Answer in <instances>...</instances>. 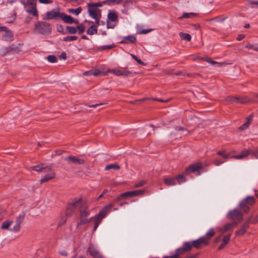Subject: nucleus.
Returning a JSON list of instances; mask_svg holds the SVG:
<instances>
[{
  "instance_id": "nucleus-44",
  "label": "nucleus",
  "mask_w": 258,
  "mask_h": 258,
  "mask_svg": "<svg viewBox=\"0 0 258 258\" xmlns=\"http://www.w3.org/2000/svg\"><path fill=\"white\" fill-rule=\"evenodd\" d=\"M245 47L248 49H253L255 51H258V45H252L250 43H247Z\"/></svg>"
},
{
  "instance_id": "nucleus-16",
  "label": "nucleus",
  "mask_w": 258,
  "mask_h": 258,
  "mask_svg": "<svg viewBox=\"0 0 258 258\" xmlns=\"http://www.w3.org/2000/svg\"><path fill=\"white\" fill-rule=\"evenodd\" d=\"M137 42V38L135 35H128L123 37L122 40L120 42V43L135 44Z\"/></svg>"
},
{
  "instance_id": "nucleus-57",
  "label": "nucleus",
  "mask_w": 258,
  "mask_h": 258,
  "mask_svg": "<svg viewBox=\"0 0 258 258\" xmlns=\"http://www.w3.org/2000/svg\"><path fill=\"white\" fill-rule=\"evenodd\" d=\"M115 24H113L108 21H107V28L108 29H109V28L112 29L115 27Z\"/></svg>"
},
{
  "instance_id": "nucleus-5",
  "label": "nucleus",
  "mask_w": 258,
  "mask_h": 258,
  "mask_svg": "<svg viewBox=\"0 0 258 258\" xmlns=\"http://www.w3.org/2000/svg\"><path fill=\"white\" fill-rule=\"evenodd\" d=\"M145 192V190L142 189H139L137 190L128 191L120 194L114 201L111 203L113 204L114 206L115 203H118L121 200L127 199L128 198H132L137 197L140 195H143Z\"/></svg>"
},
{
  "instance_id": "nucleus-19",
  "label": "nucleus",
  "mask_w": 258,
  "mask_h": 258,
  "mask_svg": "<svg viewBox=\"0 0 258 258\" xmlns=\"http://www.w3.org/2000/svg\"><path fill=\"white\" fill-rule=\"evenodd\" d=\"M55 174L54 172L52 171L50 173L45 175L40 180V183L46 182L49 180L55 178Z\"/></svg>"
},
{
  "instance_id": "nucleus-55",
  "label": "nucleus",
  "mask_w": 258,
  "mask_h": 258,
  "mask_svg": "<svg viewBox=\"0 0 258 258\" xmlns=\"http://www.w3.org/2000/svg\"><path fill=\"white\" fill-rule=\"evenodd\" d=\"M251 154L255 158L258 159V149L255 150L253 152H251Z\"/></svg>"
},
{
  "instance_id": "nucleus-33",
  "label": "nucleus",
  "mask_w": 258,
  "mask_h": 258,
  "mask_svg": "<svg viewBox=\"0 0 258 258\" xmlns=\"http://www.w3.org/2000/svg\"><path fill=\"white\" fill-rule=\"evenodd\" d=\"M106 4V2L103 1V2H99L97 3H88L87 5V6H90L93 7V8H98V7H101L102 6L103 4Z\"/></svg>"
},
{
  "instance_id": "nucleus-61",
  "label": "nucleus",
  "mask_w": 258,
  "mask_h": 258,
  "mask_svg": "<svg viewBox=\"0 0 258 258\" xmlns=\"http://www.w3.org/2000/svg\"><path fill=\"white\" fill-rule=\"evenodd\" d=\"M244 37H245L244 34H240L237 37L236 39L238 41H240V40H242Z\"/></svg>"
},
{
  "instance_id": "nucleus-6",
  "label": "nucleus",
  "mask_w": 258,
  "mask_h": 258,
  "mask_svg": "<svg viewBox=\"0 0 258 258\" xmlns=\"http://www.w3.org/2000/svg\"><path fill=\"white\" fill-rule=\"evenodd\" d=\"M191 247L190 242H185L183 243L182 246L177 248L175 251L174 254L171 256H164L162 258H180V255L190 251Z\"/></svg>"
},
{
  "instance_id": "nucleus-48",
  "label": "nucleus",
  "mask_w": 258,
  "mask_h": 258,
  "mask_svg": "<svg viewBox=\"0 0 258 258\" xmlns=\"http://www.w3.org/2000/svg\"><path fill=\"white\" fill-rule=\"evenodd\" d=\"M146 183V181L145 180H142V181H140V182L137 183L135 185V187L136 188L141 187V186H143L144 185H145Z\"/></svg>"
},
{
  "instance_id": "nucleus-15",
  "label": "nucleus",
  "mask_w": 258,
  "mask_h": 258,
  "mask_svg": "<svg viewBox=\"0 0 258 258\" xmlns=\"http://www.w3.org/2000/svg\"><path fill=\"white\" fill-rule=\"evenodd\" d=\"M249 226V221H246L245 222L241 225L239 229L236 231V235L237 236H242L244 235L248 229Z\"/></svg>"
},
{
  "instance_id": "nucleus-46",
  "label": "nucleus",
  "mask_w": 258,
  "mask_h": 258,
  "mask_svg": "<svg viewBox=\"0 0 258 258\" xmlns=\"http://www.w3.org/2000/svg\"><path fill=\"white\" fill-rule=\"evenodd\" d=\"M226 245V235H224L223 236V239H222V244H221V245H220L219 247H218V249L219 250H220L221 249H222L223 248H224V246Z\"/></svg>"
},
{
  "instance_id": "nucleus-56",
  "label": "nucleus",
  "mask_w": 258,
  "mask_h": 258,
  "mask_svg": "<svg viewBox=\"0 0 258 258\" xmlns=\"http://www.w3.org/2000/svg\"><path fill=\"white\" fill-rule=\"evenodd\" d=\"M206 61H207V62L211 63L212 64H218V62H217L216 61H214V60H212L209 57H208L206 59H205Z\"/></svg>"
},
{
  "instance_id": "nucleus-35",
  "label": "nucleus",
  "mask_w": 258,
  "mask_h": 258,
  "mask_svg": "<svg viewBox=\"0 0 258 258\" xmlns=\"http://www.w3.org/2000/svg\"><path fill=\"white\" fill-rule=\"evenodd\" d=\"M246 221H249V224L250 223L254 224H256V223L258 222V214L254 217L252 215H250Z\"/></svg>"
},
{
  "instance_id": "nucleus-13",
  "label": "nucleus",
  "mask_w": 258,
  "mask_h": 258,
  "mask_svg": "<svg viewBox=\"0 0 258 258\" xmlns=\"http://www.w3.org/2000/svg\"><path fill=\"white\" fill-rule=\"evenodd\" d=\"M228 216L231 219L236 220L238 222L243 220V214L240 211L236 209L233 211L229 212L228 213Z\"/></svg>"
},
{
  "instance_id": "nucleus-11",
  "label": "nucleus",
  "mask_w": 258,
  "mask_h": 258,
  "mask_svg": "<svg viewBox=\"0 0 258 258\" xmlns=\"http://www.w3.org/2000/svg\"><path fill=\"white\" fill-rule=\"evenodd\" d=\"M190 242L191 249L192 247H195L198 249H199L209 245L208 242H207L206 238L203 237H201L197 240H192Z\"/></svg>"
},
{
  "instance_id": "nucleus-36",
  "label": "nucleus",
  "mask_w": 258,
  "mask_h": 258,
  "mask_svg": "<svg viewBox=\"0 0 258 258\" xmlns=\"http://www.w3.org/2000/svg\"><path fill=\"white\" fill-rule=\"evenodd\" d=\"M66 30L69 34H74L77 33V27L73 26H67Z\"/></svg>"
},
{
  "instance_id": "nucleus-23",
  "label": "nucleus",
  "mask_w": 258,
  "mask_h": 258,
  "mask_svg": "<svg viewBox=\"0 0 258 258\" xmlns=\"http://www.w3.org/2000/svg\"><path fill=\"white\" fill-rule=\"evenodd\" d=\"M251 153L250 150H243L241 151V153L234 157L235 158L237 159H241L247 157Z\"/></svg>"
},
{
  "instance_id": "nucleus-20",
  "label": "nucleus",
  "mask_w": 258,
  "mask_h": 258,
  "mask_svg": "<svg viewBox=\"0 0 258 258\" xmlns=\"http://www.w3.org/2000/svg\"><path fill=\"white\" fill-rule=\"evenodd\" d=\"M73 17L70 15H67L64 13H61L60 20H62L67 24H73Z\"/></svg>"
},
{
  "instance_id": "nucleus-37",
  "label": "nucleus",
  "mask_w": 258,
  "mask_h": 258,
  "mask_svg": "<svg viewBox=\"0 0 258 258\" xmlns=\"http://www.w3.org/2000/svg\"><path fill=\"white\" fill-rule=\"evenodd\" d=\"M82 9L81 7L77 8V9H69V12L72 14H74L76 15H78L82 11Z\"/></svg>"
},
{
  "instance_id": "nucleus-30",
  "label": "nucleus",
  "mask_w": 258,
  "mask_h": 258,
  "mask_svg": "<svg viewBox=\"0 0 258 258\" xmlns=\"http://www.w3.org/2000/svg\"><path fill=\"white\" fill-rule=\"evenodd\" d=\"M179 35L181 39L182 40H185L187 41H190L191 40V37L190 35L188 33L180 32Z\"/></svg>"
},
{
  "instance_id": "nucleus-31",
  "label": "nucleus",
  "mask_w": 258,
  "mask_h": 258,
  "mask_svg": "<svg viewBox=\"0 0 258 258\" xmlns=\"http://www.w3.org/2000/svg\"><path fill=\"white\" fill-rule=\"evenodd\" d=\"M120 167L117 164H110L106 165L105 167V170H109L110 169H113L114 170H119L120 169Z\"/></svg>"
},
{
  "instance_id": "nucleus-63",
  "label": "nucleus",
  "mask_w": 258,
  "mask_h": 258,
  "mask_svg": "<svg viewBox=\"0 0 258 258\" xmlns=\"http://www.w3.org/2000/svg\"><path fill=\"white\" fill-rule=\"evenodd\" d=\"M59 254L60 255H62V256H67L68 255V252L66 251H59Z\"/></svg>"
},
{
  "instance_id": "nucleus-4",
  "label": "nucleus",
  "mask_w": 258,
  "mask_h": 258,
  "mask_svg": "<svg viewBox=\"0 0 258 258\" xmlns=\"http://www.w3.org/2000/svg\"><path fill=\"white\" fill-rule=\"evenodd\" d=\"M255 203V199L254 197L247 196L240 202L239 208L244 213H248L250 210V207L254 205Z\"/></svg>"
},
{
  "instance_id": "nucleus-12",
  "label": "nucleus",
  "mask_w": 258,
  "mask_h": 258,
  "mask_svg": "<svg viewBox=\"0 0 258 258\" xmlns=\"http://www.w3.org/2000/svg\"><path fill=\"white\" fill-rule=\"evenodd\" d=\"M250 101V99L247 97H234L229 96L227 97V103H245Z\"/></svg>"
},
{
  "instance_id": "nucleus-62",
  "label": "nucleus",
  "mask_w": 258,
  "mask_h": 258,
  "mask_svg": "<svg viewBox=\"0 0 258 258\" xmlns=\"http://www.w3.org/2000/svg\"><path fill=\"white\" fill-rule=\"evenodd\" d=\"M136 61L140 64L142 66H145L146 63L144 62L142 60H141L140 59H139L138 57L136 60Z\"/></svg>"
},
{
  "instance_id": "nucleus-45",
  "label": "nucleus",
  "mask_w": 258,
  "mask_h": 258,
  "mask_svg": "<svg viewBox=\"0 0 258 258\" xmlns=\"http://www.w3.org/2000/svg\"><path fill=\"white\" fill-rule=\"evenodd\" d=\"M21 225L16 223L15 225L12 228L10 229V231L12 232H17L20 231Z\"/></svg>"
},
{
  "instance_id": "nucleus-18",
  "label": "nucleus",
  "mask_w": 258,
  "mask_h": 258,
  "mask_svg": "<svg viewBox=\"0 0 258 258\" xmlns=\"http://www.w3.org/2000/svg\"><path fill=\"white\" fill-rule=\"evenodd\" d=\"M111 72L115 74V75L117 76H123L125 77H128L130 76L132 74L131 72L129 71H124V70H116L113 69L111 71Z\"/></svg>"
},
{
  "instance_id": "nucleus-58",
  "label": "nucleus",
  "mask_w": 258,
  "mask_h": 258,
  "mask_svg": "<svg viewBox=\"0 0 258 258\" xmlns=\"http://www.w3.org/2000/svg\"><path fill=\"white\" fill-rule=\"evenodd\" d=\"M38 1L39 2V3L44 4H50L52 2V1L50 0H38Z\"/></svg>"
},
{
  "instance_id": "nucleus-49",
  "label": "nucleus",
  "mask_w": 258,
  "mask_h": 258,
  "mask_svg": "<svg viewBox=\"0 0 258 258\" xmlns=\"http://www.w3.org/2000/svg\"><path fill=\"white\" fill-rule=\"evenodd\" d=\"M152 31V29H143L141 31H138V33L140 34H147L148 33H149Z\"/></svg>"
},
{
  "instance_id": "nucleus-39",
  "label": "nucleus",
  "mask_w": 258,
  "mask_h": 258,
  "mask_svg": "<svg viewBox=\"0 0 258 258\" xmlns=\"http://www.w3.org/2000/svg\"><path fill=\"white\" fill-rule=\"evenodd\" d=\"M114 47V45L113 44L101 46L98 47L97 50L103 51V50H105L112 49Z\"/></svg>"
},
{
  "instance_id": "nucleus-64",
  "label": "nucleus",
  "mask_w": 258,
  "mask_h": 258,
  "mask_svg": "<svg viewBox=\"0 0 258 258\" xmlns=\"http://www.w3.org/2000/svg\"><path fill=\"white\" fill-rule=\"evenodd\" d=\"M8 28L5 26H1L0 27V31L6 32L7 30H8Z\"/></svg>"
},
{
  "instance_id": "nucleus-2",
  "label": "nucleus",
  "mask_w": 258,
  "mask_h": 258,
  "mask_svg": "<svg viewBox=\"0 0 258 258\" xmlns=\"http://www.w3.org/2000/svg\"><path fill=\"white\" fill-rule=\"evenodd\" d=\"M113 207V204L112 203H110L109 205L105 206L104 209L100 211L99 213L95 216L87 219V223H89L92 221L94 222V225L93 228L94 231H96L103 218H104L106 216L107 214L106 210H109Z\"/></svg>"
},
{
  "instance_id": "nucleus-53",
  "label": "nucleus",
  "mask_w": 258,
  "mask_h": 258,
  "mask_svg": "<svg viewBox=\"0 0 258 258\" xmlns=\"http://www.w3.org/2000/svg\"><path fill=\"white\" fill-rule=\"evenodd\" d=\"M90 73L94 76H97L101 73V72L99 70H96L93 72H91Z\"/></svg>"
},
{
  "instance_id": "nucleus-21",
  "label": "nucleus",
  "mask_w": 258,
  "mask_h": 258,
  "mask_svg": "<svg viewBox=\"0 0 258 258\" xmlns=\"http://www.w3.org/2000/svg\"><path fill=\"white\" fill-rule=\"evenodd\" d=\"M107 18L112 22H116L118 20V14L114 11H109L107 15Z\"/></svg>"
},
{
  "instance_id": "nucleus-9",
  "label": "nucleus",
  "mask_w": 258,
  "mask_h": 258,
  "mask_svg": "<svg viewBox=\"0 0 258 258\" xmlns=\"http://www.w3.org/2000/svg\"><path fill=\"white\" fill-rule=\"evenodd\" d=\"M89 214L90 212L88 210L87 204H86L83 208L80 209V222L78 224V225H83L87 224V219Z\"/></svg>"
},
{
  "instance_id": "nucleus-1",
  "label": "nucleus",
  "mask_w": 258,
  "mask_h": 258,
  "mask_svg": "<svg viewBox=\"0 0 258 258\" xmlns=\"http://www.w3.org/2000/svg\"><path fill=\"white\" fill-rule=\"evenodd\" d=\"M86 204V202L83 201L82 197L78 199L74 198L71 202H69L67 205L66 216L70 217L72 216L79 206L80 209H81L84 207Z\"/></svg>"
},
{
  "instance_id": "nucleus-59",
  "label": "nucleus",
  "mask_w": 258,
  "mask_h": 258,
  "mask_svg": "<svg viewBox=\"0 0 258 258\" xmlns=\"http://www.w3.org/2000/svg\"><path fill=\"white\" fill-rule=\"evenodd\" d=\"M236 224H237V222H234L232 224H229V223H227V226H226L227 230L228 229L232 227L233 226H235Z\"/></svg>"
},
{
  "instance_id": "nucleus-43",
  "label": "nucleus",
  "mask_w": 258,
  "mask_h": 258,
  "mask_svg": "<svg viewBox=\"0 0 258 258\" xmlns=\"http://www.w3.org/2000/svg\"><path fill=\"white\" fill-rule=\"evenodd\" d=\"M48 61L51 63H55L57 61V57L54 55H49L47 56Z\"/></svg>"
},
{
  "instance_id": "nucleus-51",
  "label": "nucleus",
  "mask_w": 258,
  "mask_h": 258,
  "mask_svg": "<svg viewBox=\"0 0 258 258\" xmlns=\"http://www.w3.org/2000/svg\"><path fill=\"white\" fill-rule=\"evenodd\" d=\"M217 155L222 157L223 159H226V152L225 151H219Z\"/></svg>"
},
{
  "instance_id": "nucleus-26",
  "label": "nucleus",
  "mask_w": 258,
  "mask_h": 258,
  "mask_svg": "<svg viewBox=\"0 0 258 258\" xmlns=\"http://www.w3.org/2000/svg\"><path fill=\"white\" fill-rule=\"evenodd\" d=\"M215 233V231L213 229H211L205 236H202L203 237H205L207 240V242L209 244L210 239L214 236Z\"/></svg>"
},
{
  "instance_id": "nucleus-50",
  "label": "nucleus",
  "mask_w": 258,
  "mask_h": 258,
  "mask_svg": "<svg viewBox=\"0 0 258 258\" xmlns=\"http://www.w3.org/2000/svg\"><path fill=\"white\" fill-rule=\"evenodd\" d=\"M148 100V98H145L140 99V100H136L132 101L131 102L135 104H139L141 102L144 101L145 100Z\"/></svg>"
},
{
  "instance_id": "nucleus-14",
  "label": "nucleus",
  "mask_w": 258,
  "mask_h": 258,
  "mask_svg": "<svg viewBox=\"0 0 258 258\" xmlns=\"http://www.w3.org/2000/svg\"><path fill=\"white\" fill-rule=\"evenodd\" d=\"M64 160L68 162L69 163H72L75 164H84L85 162L83 159H80L73 156L66 157Z\"/></svg>"
},
{
  "instance_id": "nucleus-10",
  "label": "nucleus",
  "mask_w": 258,
  "mask_h": 258,
  "mask_svg": "<svg viewBox=\"0 0 258 258\" xmlns=\"http://www.w3.org/2000/svg\"><path fill=\"white\" fill-rule=\"evenodd\" d=\"M89 16L95 20L97 25H99V19L101 17L100 10L93 7L88 6Z\"/></svg>"
},
{
  "instance_id": "nucleus-27",
  "label": "nucleus",
  "mask_w": 258,
  "mask_h": 258,
  "mask_svg": "<svg viewBox=\"0 0 258 258\" xmlns=\"http://www.w3.org/2000/svg\"><path fill=\"white\" fill-rule=\"evenodd\" d=\"M164 183L168 186L174 185L176 184L175 178H165L164 179Z\"/></svg>"
},
{
  "instance_id": "nucleus-54",
  "label": "nucleus",
  "mask_w": 258,
  "mask_h": 258,
  "mask_svg": "<svg viewBox=\"0 0 258 258\" xmlns=\"http://www.w3.org/2000/svg\"><path fill=\"white\" fill-rule=\"evenodd\" d=\"M57 30L58 32H61L62 34H64V33L63 32V28L61 25H57Z\"/></svg>"
},
{
  "instance_id": "nucleus-28",
  "label": "nucleus",
  "mask_w": 258,
  "mask_h": 258,
  "mask_svg": "<svg viewBox=\"0 0 258 258\" xmlns=\"http://www.w3.org/2000/svg\"><path fill=\"white\" fill-rule=\"evenodd\" d=\"M25 213L23 212L21 213L17 218L16 219V223H18L19 225H21L22 223L24 221V220L25 217Z\"/></svg>"
},
{
  "instance_id": "nucleus-17",
  "label": "nucleus",
  "mask_w": 258,
  "mask_h": 258,
  "mask_svg": "<svg viewBox=\"0 0 258 258\" xmlns=\"http://www.w3.org/2000/svg\"><path fill=\"white\" fill-rule=\"evenodd\" d=\"M253 117V114H251L248 117H247L245 122L239 127V130L243 131L248 128L249 125L251 123Z\"/></svg>"
},
{
  "instance_id": "nucleus-40",
  "label": "nucleus",
  "mask_w": 258,
  "mask_h": 258,
  "mask_svg": "<svg viewBox=\"0 0 258 258\" xmlns=\"http://www.w3.org/2000/svg\"><path fill=\"white\" fill-rule=\"evenodd\" d=\"M31 168L33 170H34L36 171L39 172H43V170H45L47 168L46 167H41L40 165L33 166H32Z\"/></svg>"
},
{
  "instance_id": "nucleus-42",
  "label": "nucleus",
  "mask_w": 258,
  "mask_h": 258,
  "mask_svg": "<svg viewBox=\"0 0 258 258\" xmlns=\"http://www.w3.org/2000/svg\"><path fill=\"white\" fill-rule=\"evenodd\" d=\"M76 27L77 28V30H78L79 34L81 35L83 33L85 29V27L83 24L81 23Z\"/></svg>"
},
{
  "instance_id": "nucleus-32",
  "label": "nucleus",
  "mask_w": 258,
  "mask_h": 258,
  "mask_svg": "<svg viewBox=\"0 0 258 258\" xmlns=\"http://www.w3.org/2000/svg\"><path fill=\"white\" fill-rule=\"evenodd\" d=\"M197 16V13H183L182 14V16L180 17L179 19H187V18H192L194 16Z\"/></svg>"
},
{
  "instance_id": "nucleus-34",
  "label": "nucleus",
  "mask_w": 258,
  "mask_h": 258,
  "mask_svg": "<svg viewBox=\"0 0 258 258\" xmlns=\"http://www.w3.org/2000/svg\"><path fill=\"white\" fill-rule=\"evenodd\" d=\"M175 181H176L179 184L185 182L186 178L183 174H180L176 176L175 178Z\"/></svg>"
},
{
  "instance_id": "nucleus-22",
  "label": "nucleus",
  "mask_w": 258,
  "mask_h": 258,
  "mask_svg": "<svg viewBox=\"0 0 258 258\" xmlns=\"http://www.w3.org/2000/svg\"><path fill=\"white\" fill-rule=\"evenodd\" d=\"M88 251L89 254L94 258H103L99 252L94 248H89Z\"/></svg>"
},
{
  "instance_id": "nucleus-38",
  "label": "nucleus",
  "mask_w": 258,
  "mask_h": 258,
  "mask_svg": "<svg viewBox=\"0 0 258 258\" xmlns=\"http://www.w3.org/2000/svg\"><path fill=\"white\" fill-rule=\"evenodd\" d=\"M13 221H6L2 223L1 228L3 229H9V227L12 224Z\"/></svg>"
},
{
  "instance_id": "nucleus-24",
  "label": "nucleus",
  "mask_w": 258,
  "mask_h": 258,
  "mask_svg": "<svg viewBox=\"0 0 258 258\" xmlns=\"http://www.w3.org/2000/svg\"><path fill=\"white\" fill-rule=\"evenodd\" d=\"M97 27L94 25L90 26L87 30V33L90 35L97 34Z\"/></svg>"
},
{
  "instance_id": "nucleus-29",
  "label": "nucleus",
  "mask_w": 258,
  "mask_h": 258,
  "mask_svg": "<svg viewBox=\"0 0 258 258\" xmlns=\"http://www.w3.org/2000/svg\"><path fill=\"white\" fill-rule=\"evenodd\" d=\"M13 37L12 32L9 30H7L5 33L3 35V39L4 40L8 41L12 39Z\"/></svg>"
},
{
  "instance_id": "nucleus-60",
  "label": "nucleus",
  "mask_w": 258,
  "mask_h": 258,
  "mask_svg": "<svg viewBox=\"0 0 258 258\" xmlns=\"http://www.w3.org/2000/svg\"><path fill=\"white\" fill-rule=\"evenodd\" d=\"M59 57L63 59H67V54L65 52H62L60 55H59Z\"/></svg>"
},
{
  "instance_id": "nucleus-3",
  "label": "nucleus",
  "mask_w": 258,
  "mask_h": 258,
  "mask_svg": "<svg viewBox=\"0 0 258 258\" xmlns=\"http://www.w3.org/2000/svg\"><path fill=\"white\" fill-rule=\"evenodd\" d=\"M34 30L39 34L49 35L51 31L50 24L46 22L37 21L34 24Z\"/></svg>"
},
{
  "instance_id": "nucleus-7",
  "label": "nucleus",
  "mask_w": 258,
  "mask_h": 258,
  "mask_svg": "<svg viewBox=\"0 0 258 258\" xmlns=\"http://www.w3.org/2000/svg\"><path fill=\"white\" fill-rule=\"evenodd\" d=\"M203 170V164L201 162H197L189 165L184 170V173L189 175L191 173H196V175H200Z\"/></svg>"
},
{
  "instance_id": "nucleus-8",
  "label": "nucleus",
  "mask_w": 258,
  "mask_h": 258,
  "mask_svg": "<svg viewBox=\"0 0 258 258\" xmlns=\"http://www.w3.org/2000/svg\"><path fill=\"white\" fill-rule=\"evenodd\" d=\"M61 13L60 9L59 8L53 9L50 11L47 12L45 15L43 17V20H57L58 19H60Z\"/></svg>"
},
{
  "instance_id": "nucleus-47",
  "label": "nucleus",
  "mask_w": 258,
  "mask_h": 258,
  "mask_svg": "<svg viewBox=\"0 0 258 258\" xmlns=\"http://www.w3.org/2000/svg\"><path fill=\"white\" fill-rule=\"evenodd\" d=\"M37 0H27V5L36 6V3Z\"/></svg>"
},
{
  "instance_id": "nucleus-25",
  "label": "nucleus",
  "mask_w": 258,
  "mask_h": 258,
  "mask_svg": "<svg viewBox=\"0 0 258 258\" xmlns=\"http://www.w3.org/2000/svg\"><path fill=\"white\" fill-rule=\"evenodd\" d=\"M26 12L34 17H37L38 16V12L36 6H32L31 8L27 9Z\"/></svg>"
},
{
  "instance_id": "nucleus-52",
  "label": "nucleus",
  "mask_w": 258,
  "mask_h": 258,
  "mask_svg": "<svg viewBox=\"0 0 258 258\" xmlns=\"http://www.w3.org/2000/svg\"><path fill=\"white\" fill-rule=\"evenodd\" d=\"M224 162V160H220V159H215L214 161H213V163L215 165H220L221 163H223Z\"/></svg>"
},
{
  "instance_id": "nucleus-41",
  "label": "nucleus",
  "mask_w": 258,
  "mask_h": 258,
  "mask_svg": "<svg viewBox=\"0 0 258 258\" xmlns=\"http://www.w3.org/2000/svg\"><path fill=\"white\" fill-rule=\"evenodd\" d=\"M78 37L76 36H68L64 37L62 40L64 42H68L77 40Z\"/></svg>"
}]
</instances>
